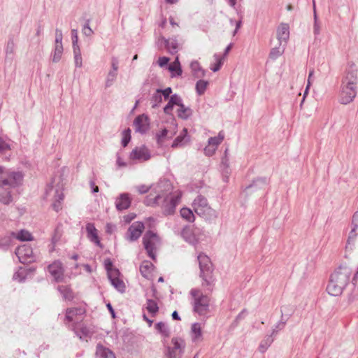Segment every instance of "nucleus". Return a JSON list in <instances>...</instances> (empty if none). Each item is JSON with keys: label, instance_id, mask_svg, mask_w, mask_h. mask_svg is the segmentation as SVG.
<instances>
[{"label": "nucleus", "instance_id": "47", "mask_svg": "<svg viewBox=\"0 0 358 358\" xmlns=\"http://www.w3.org/2000/svg\"><path fill=\"white\" fill-rule=\"evenodd\" d=\"M91 241L95 243L98 246L102 247L99 237L97 236L96 229L91 224Z\"/></svg>", "mask_w": 358, "mask_h": 358}, {"label": "nucleus", "instance_id": "63", "mask_svg": "<svg viewBox=\"0 0 358 358\" xmlns=\"http://www.w3.org/2000/svg\"><path fill=\"white\" fill-rule=\"evenodd\" d=\"M118 59L117 58L112 59L111 64L113 70H111V71H115V73H117L118 69Z\"/></svg>", "mask_w": 358, "mask_h": 358}, {"label": "nucleus", "instance_id": "49", "mask_svg": "<svg viewBox=\"0 0 358 358\" xmlns=\"http://www.w3.org/2000/svg\"><path fill=\"white\" fill-rule=\"evenodd\" d=\"M169 100L171 101V103H173L174 105H176L179 107L183 104L181 97L177 94H174L171 96Z\"/></svg>", "mask_w": 358, "mask_h": 358}, {"label": "nucleus", "instance_id": "41", "mask_svg": "<svg viewBox=\"0 0 358 358\" xmlns=\"http://www.w3.org/2000/svg\"><path fill=\"white\" fill-rule=\"evenodd\" d=\"M16 238L22 241H29L33 239L31 234L28 231L24 229L20 230L17 233Z\"/></svg>", "mask_w": 358, "mask_h": 358}, {"label": "nucleus", "instance_id": "16", "mask_svg": "<svg viewBox=\"0 0 358 358\" xmlns=\"http://www.w3.org/2000/svg\"><path fill=\"white\" fill-rule=\"evenodd\" d=\"M134 126L136 132L145 133L150 127L148 116L144 114L137 116L134 121Z\"/></svg>", "mask_w": 358, "mask_h": 358}, {"label": "nucleus", "instance_id": "29", "mask_svg": "<svg viewBox=\"0 0 358 358\" xmlns=\"http://www.w3.org/2000/svg\"><path fill=\"white\" fill-rule=\"evenodd\" d=\"M58 291L62 294V297L65 300L71 301L73 298V294L71 289L66 285H59L57 287Z\"/></svg>", "mask_w": 358, "mask_h": 358}, {"label": "nucleus", "instance_id": "58", "mask_svg": "<svg viewBox=\"0 0 358 358\" xmlns=\"http://www.w3.org/2000/svg\"><path fill=\"white\" fill-rule=\"evenodd\" d=\"M168 131L166 129H162L159 133L157 134V141L159 142L162 138L167 136Z\"/></svg>", "mask_w": 358, "mask_h": 358}, {"label": "nucleus", "instance_id": "53", "mask_svg": "<svg viewBox=\"0 0 358 358\" xmlns=\"http://www.w3.org/2000/svg\"><path fill=\"white\" fill-rule=\"evenodd\" d=\"M157 90L159 92V93H160L162 95V96H164L165 99H167L172 92V90L171 87H167L164 90L157 89Z\"/></svg>", "mask_w": 358, "mask_h": 358}, {"label": "nucleus", "instance_id": "61", "mask_svg": "<svg viewBox=\"0 0 358 358\" xmlns=\"http://www.w3.org/2000/svg\"><path fill=\"white\" fill-rule=\"evenodd\" d=\"M352 226L355 227V228H358V210L356 211L352 216Z\"/></svg>", "mask_w": 358, "mask_h": 358}, {"label": "nucleus", "instance_id": "27", "mask_svg": "<svg viewBox=\"0 0 358 358\" xmlns=\"http://www.w3.org/2000/svg\"><path fill=\"white\" fill-rule=\"evenodd\" d=\"M286 45L281 44L279 43V45L278 47L273 48L269 53V58L272 60L276 59L278 57L281 56L284 51H285V47Z\"/></svg>", "mask_w": 358, "mask_h": 358}, {"label": "nucleus", "instance_id": "20", "mask_svg": "<svg viewBox=\"0 0 358 358\" xmlns=\"http://www.w3.org/2000/svg\"><path fill=\"white\" fill-rule=\"evenodd\" d=\"M131 205V199L128 194L123 193L116 199L115 206L118 210L127 209Z\"/></svg>", "mask_w": 358, "mask_h": 358}, {"label": "nucleus", "instance_id": "19", "mask_svg": "<svg viewBox=\"0 0 358 358\" xmlns=\"http://www.w3.org/2000/svg\"><path fill=\"white\" fill-rule=\"evenodd\" d=\"M289 38V27L288 24L281 23L277 29V38L281 44H287Z\"/></svg>", "mask_w": 358, "mask_h": 358}, {"label": "nucleus", "instance_id": "40", "mask_svg": "<svg viewBox=\"0 0 358 358\" xmlns=\"http://www.w3.org/2000/svg\"><path fill=\"white\" fill-rule=\"evenodd\" d=\"M162 95L156 90L155 93L153 94L151 99L152 108H155L158 107L162 102Z\"/></svg>", "mask_w": 358, "mask_h": 358}, {"label": "nucleus", "instance_id": "57", "mask_svg": "<svg viewBox=\"0 0 358 358\" xmlns=\"http://www.w3.org/2000/svg\"><path fill=\"white\" fill-rule=\"evenodd\" d=\"M169 62V58L166 57H160L158 59V64L161 67L166 66Z\"/></svg>", "mask_w": 358, "mask_h": 358}, {"label": "nucleus", "instance_id": "51", "mask_svg": "<svg viewBox=\"0 0 358 358\" xmlns=\"http://www.w3.org/2000/svg\"><path fill=\"white\" fill-rule=\"evenodd\" d=\"M62 38H63L62 31L59 29H56L55 45H62Z\"/></svg>", "mask_w": 358, "mask_h": 358}, {"label": "nucleus", "instance_id": "37", "mask_svg": "<svg viewBox=\"0 0 358 358\" xmlns=\"http://www.w3.org/2000/svg\"><path fill=\"white\" fill-rule=\"evenodd\" d=\"M357 235H358V228H355V227L352 226V228L349 233V236H348V238L347 240L346 249H348L349 248L350 250L352 249V248L350 247V245H351V243H352V244L354 243Z\"/></svg>", "mask_w": 358, "mask_h": 358}, {"label": "nucleus", "instance_id": "32", "mask_svg": "<svg viewBox=\"0 0 358 358\" xmlns=\"http://www.w3.org/2000/svg\"><path fill=\"white\" fill-rule=\"evenodd\" d=\"M224 138V134L222 131H220L217 136L210 137L208 139V144L215 147L216 149L217 146L222 142Z\"/></svg>", "mask_w": 358, "mask_h": 358}, {"label": "nucleus", "instance_id": "46", "mask_svg": "<svg viewBox=\"0 0 358 358\" xmlns=\"http://www.w3.org/2000/svg\"><path fill=\"white\" fill-rule=\"evenodd\" d=\"M131 130L130 129H125L122 132V145L123 147H126L131 139Z\"/></svg>", "mask_w": 358, "mask_h": 358}, {"label": "nucleus", "instance_id": "33", "mask_svg": "<svg viewBox=\"0 0 358 358\" xmlns=\"http://www.w3.org/2000/svg\"><path fill=\"white\" fill-rule=\"evenodd\" d=\"M272 335L268 336L264 340L262 341L259 345V351L262 353L265 352L269 346L273 342V339L271 338Z\"/></svg>", "mask_w": 358, "mask_h": 358}, {"label": "nucleus", "instance_id": "35", "mask_svg": "<svg viewBox=\"0 0 358 358\" xmlns=\"http://www.w3.org/2000/svg\"><path fill=\"white\" fill-rule=\"evenodd\" d=\"M62 234H63L62 224H59L57 225V227L55 229L54 234L52 235V242L54 245L59 241V240L62 238Z\"/></svg>", "mask_w": 358, "mask_h": 358}, {"label": "nucleus", "instance_id": "52", "mask_svg": "<svg viewBox=\"0 0 358 358\" xmlns=\"http://www.w3.org/2000/svg\"><path fill=\"white\" fill-rule=\"evenodd\" d=\"M71 39L73 43V48H79L78 45V31L77 29H73L71 30Z\"/></svg>", "mask_w": 358, "mask_h": 358}, {"label": "nucleus", "instance_id": "55", "mask_svg": "<svg viewBox=\"0 0 358 358\" xmlns=\"http://www.w3.org/2000/svg\"><path fill=\"white\" fill-rule=\"evenodd\" d=\"M217 149L210 145H208L204 149L205 154L208 156L213 155Z\"/></svg>", "mask_w": 358, "mask_h": 358}, {"label": "nucleus", "instance_id": "48", "mask_svg": "<svg viewBox=\"0 0 358 358\" xmlns=\"http://www.w3.org/2000/svg\"><path fill=\"white\" fill-rule=\"evenodd\" d=\"M117 77V73L115 71H110L108 74L107 79L106 81V87H110L112 85L113 83L115 81Z\"/></svg>", "mask_w": 358, "mask_h": 358}, {"label": "nucleus", "instance_id": "1", "mask_svg": "<svg viewBox=\"0 0 358 358\" xmlns=\"http://www.w3.org/2000/svg\"><path fill=\"white\" fill-rule=\"evenodd\" d=\"M150 188H152V192L145 198L144 203L150 206L161 205L165 214H173L176 207L180 203L181 196L179 194L171 195V185L170 182L160 181L153 187L142 185L137 187L140 194L148 192Z\"/></svg>", "mask_w": 358, "mask_h": 358}, {"label": "nucleus", "instance_id": "39", "mask_svg": "<svg viewBox=\"0 0 358 358\" xmlns=\"http://www.w3.org/2000/svg\"><path fill=\"white\" fill-rule=\"evenodd\" d=\"M213 57L216 62L214 65L210 66V69L213 72H217L220 69L221 66H222L224 63V58L217 54H215Z\"/></svg>", "mask_w": 358, "mask_h": 358}, {"label": "nucleus", "instance_id": "2", "mask_svg": "<svg viewBox=\"0 0 358 358\" xmlns=\"http://www.w3.org/2000/svg\"><path fill=\"white\" fill-rule=\"evenodd\" d=\"M25 173L19 169H6L0 175V203L9 205L13 201V190L22 186Z\"/></svg>", "mask_w": 358, "mask_h": 358}, {"label": "nucleus", "instance_id": "8", "mask_svg": "<svg viewBox=\"0 0 358 358\" xmlns=\"http://www.w3.org/2000/svg\"><path fill=\"white\" fill-rule=\"evenodd\" d=\"M143 243L148 255L152 260L155 261V251L160 243V239L158 235L152 231H148L143 237Z\"/></svg>", "mask_w": 358, "mask_h": 358}, {"label": "nucleus", "instance_id": "44", "mask_svg": "<svg viewBox=\"0 0 358 358\" xmlns=\"http://www.w3.org/2000/svg\"><path fill=\"white\" fill-rule=\"evenodd\" d=\"M168 69L172 73V77L180 76L182 75V71L181 66H178L173 63H171L169 66Z\"/></svg>", "mask_w": 358, "mask_h": 358}, {"label": "nucleus", "instance_id": "3", "mask_svg": "<svg viewBox=\"0 0 358 358\" xmlns=\"http://www.w3.org/2000/svg\"><path fill=\"white\" fill-rule=\"evenodd\" d=\"M357 70L354 64L348 66L342 79L338 100L341 104L351 103L357 95Z\"/></svg>", "mask_w": 358, "mask_h": 358}, {"label": "nucleus", "instance_id": "7", "mask_svg": "<svg viewBox=\"0 0 358 358\" xmlns=\"http://www.w3.org/2000/svg\"><path fill=\"white\" fill-rule=\"evenodd\" d=\"M197 259L200 269L199 277L202 279L201 285L211 292L213 290L215 281L213 264L210 258L202 252L199 254Z\"/></svg>", "mask_w": 358, "mask_h": 358}, {"label": "nucleus", "instance_id": "24", "mask_svg": "<svg viewBox=\"0 0 358 358\" xmlns=\"http://www.w3.org/2000/svg\"><path fill=\"white\" fill-rule=\"evenodd\" d=\"M35 269L32 268H27L26 267H20V269L13 275V279L20 282L24 281L28 273L33 272Z\"/></svg>", "mask_w": 358, "mask_h": 358}, {"label": "nucleus", "instance_id": "62", "mask_svg": "<svg viewBox=\"0 0 358 358\" xmlns=\"http://www.w3.org/2000/svg\"><path fill=\"white\" fill-rule=\"evenodd\" d=\"M313 33L315 36H317L320 34V24L318 22H314Z\"/></svg>", "mask_w": 358, "mask_h": 358}, {"label": "nucleus", "instance_id": "22", "mask_svg": "<svg viewBox=\"0 0 358 358\" xmlns=\"http://www.w3.org/2000/svg\"><path fill=\"white\" fill-rule=\"evenodd\" d=\"M189 141V137L187 136V129L184 128L182 133L173 142L172 147H180L185 145Z\"/></svg>", "mask_w": 358, "mask_h": 358}, {"label": "nucleus", "instance_id": "12", "mask_svg": "<svg viewBox=\"0 0 358 358\" xmlns=\"http://www.w3.org/2000/svg\"><path fill=\"white\" fill-rule=\"evenodd\" d=\"M172 347L167 348L166 355L168 358H181L185 347L184 341L178 337L171 339Z\"/></svg>", "mask_w": 358, "mask_h": 358}, {"label": "nucleus", "instance_id": "56", "mask_svg": "<svg viewBox=\"0 0 358 358\" xmlns=\"http://www.w3.org/2000/svg\"><path fill=\"white\" fill-rule=\"evenodd\" d=\"M174 106L175 105L171 103V101L169 100L168 103L164 108V112L167 115L171 114Z\"/></svg>", "mask_w": 358, "mask_h": 358}, {"label": "nucleus", "instance_id": "15", "mask_svg": "<svg viewBox=\"0 0 358 358\" xmlns=\"http://www.w3.org/2000/svg\"><path fill=\"white\" fill-rule=\"evenodd\" d=\"M150 151L144 145L135 148L129 155L131 159L136 160L139 162L147 161L150 159Z\"/></svg>", "mask_w": 358, "mask_h": 358}, {"label": "nucleus", "instance_id": "25", "mask_svg": "<svg viewBox=\"0 0 358 358\" xmlns=\"http://www.w3.org/2000/svg\"><path fill=\"white\" fill-rule=\"evenodd\" d=\"M154 269V265L149 261H144L140 266V271L142 275L145 278H149Z\"/></svg>", "mask_w": 358, "mask_h": 358}, {"label": "nucleus", "instance_id": "23", "mask_svg": "<svg viewBox=\"0 0 358 358\" xmlns=\"http://www.w3.org/2000/svg\"><path fill=\"white\" fill-rule=\"evenodd\" d=\"M96 358H116L115 354L109 348L97 345Z\"/></svg>", "mask_w": 358, "mask_h": 358}, {"label": "nucleus", "instance_id": "42", "mask_svg": "<svg viewBox=\"0 0 358 358\" xmlns=\"http://www.w3.org/2000/svg\"><path fill=\"white\" fill-rule=\"evenodd\" d=\"M208 85V82L206 80H199V81H197L196 84V90L198 94H203L205 92Z\"/></svg>", "mask_w": 358, "mask_h": 358}, {"label": "nucleus", "instance_id": "14", "mask_svg": "<svg viewBox=\"0 0 358 358\" xmlns=\"http://www.w3.org/2000/svg\"><path fill=\"white\" fill-rule=\"evenodd\" d=\"M144 229V224L141 222H135L132 223L128 228L127 232L125 235V238L129 242L138 240L141 236Z\"/></svg>", "mask_w": 358, "mask_h": 358}, {"label": "nucleus", "instance_id": "38", "mask_svg": "<svg viewBox=\"0 0 358 358\" xmlns=\"http://www.w3.org/2000/svg\"><path fill=\"white\" fill-rule=\"evenodd\" d=\"M180 215L182 218L185 219L187 221L192 222L194 221V215L192 210L187 208H182L180 210Z\"/></svg>", "mask_w": 358, "mask_h": 358}, {"label": "nucleus", "instance_id": "26", "mask_svg": "<svg viewBox=\"0 0 358 358\" xmlns=\"http://www.w3.org/2000/svg\"><path fill=\"white\" fill-rule=\"evenodd\" d=\"M178 116L182 120H187L192 115V110L184 104L181 105L178 109Z\"/></svg>", "mask_w": 358, "mask_h": 358}, {"label": "nucleus", "instance_id": "34", "mask_svg": "<svg viewBox=\"0 0 358 358\" xmlns=\"http://www.w3.org/2000/svg\"><path fill=\"white\" fill-rule=\"evenodd\" d=\"M15 45L13 39L8 41L6 47V59H13L15 53Z\"/></svg>", "mask_w": 358, "mask_h": 358}, {"label": "nucleus", "instance_id": "10", "mask_svg": "<svg viewBox=\"0 0 358 358\" xmlns=\"http://www.w3.org/2000/svg\"><path fill=\"white\" fill-rule=\"evenodd\" d=\"M192 207L195 213L202 217H208L212 215L215 216V211L208 205L206 197L199 195L194 200Z\"/></svg>", "mask_w": 358, "mask_h": 358}, {"label": "nucleus", "instance_id": "60", "mask_svg": "<svg viewBox=\"0 0 358 358\" xmlns=\"http://www.w3.org/2000/svg\"><path fill=\"white\" fill-rule=\"evenodd\" d=\"M285 325V322H282V321L279 322L277 324V325L275 326V328L273 330L271 335L273 336V334L277 333L278 329H283Z\"/></svg>", "mask_w": 358, "mask_h": 358}, {"label": "nucleus", "instance_id": "9", "mask_svg": "<svg viewBox=\"0 0 358 358\" xmlns=\"http://www.w3.org/2000/svg\"><path fill=\"white\" fill-rule=\"evenodd\" d=\"M54 183L55 179L52 181V182L50 185H48L45 189V196L46 197H52V208L56 212H58L62 208L61 202L64 199L63 189L59 185L55 187L53 185Z\"/></svg>", "mask_w": 358, "mask_h": 358}, {"label": "nucleus", "instance_id": "21", "mask_svg": "<svg viewBox=\"0 0 358 358\" xmlns=\"http://www.w3.org/2000/svg\"><path fill=\"white\" fill-rule=\"evenodd\" d=\"M181 236L185 241L190 244L195 245L198 243V240L190 227H185L181 231Z\"/></svg>", "mask_w": 358, "mask_h": 358}, {"label": "nucleus", "instance_id": "11", "mask_svg": "<svg viewBox=\"0 0 358 358\" xmlns=\"http://www.w3.org/2000/svg\"><path fill=\"white\" fill-rule=\"evenodd\" d=\"M15 255L18 257L19 261L24 264L31 263L36 259L33 249L28 244L19 246L15 250Z\"/></svg>", "mask_w": 358, "mask_h": 358}, {"label": "nucleus", "instance_id": "5", "mask_svg": "<svg viewBox=\"0 0 358 358\" xmlns=\"http://www.w3.org/2000/svg\"><path fill=\"white\" fill-rule=\"evenodd\" d=\"M189 296L193 313L201 317L207 318L210 313V297L197 287L190 289Z\"/></svg>", "mask_w": 358, "mask_h": 358}, {"label": "nucleus", "instance_id": "28", "mask_svg": "<svg viewBox=\"0 0 358 358\" xmlns=\"http://www.w3.org/2000/svg\"><path fill=\"white\" fill-rule=\"evenodd\" d=\"M192 338L193 341H196L201 338V324L196 322L192 324L191 327Z\"/></svg>", "mask_w": 358, "mask_h": 358}, {"label": "nucleus", "instance_id": "50", "mask_svg": "<svg viewBox=\"0 0 358 358\" xmlns=\"http://www.w3.org/2000/svg\"><path fill=\"white\" fill-rule=\"evenodd\" d=\"M10 145L0 137V153L10 150Z\"/></svg>", "mask_w": 358, "mask_h": 358}, {"label": "nucleus", "instance_id": "45", "mask_svg": "<svg viewBox=\"0 0 358 358\" xmlns=\"http://www.w3.org/2000/svg\"><path fill=\"white\" fill-rule=\"evenodd\" d=\"M75 65L76 67H80L82 66V58L80 55V51L79 48H73Z\"/></svg>", "mask_w": 358, "mask_h": 358}, {"label": "nucleus", "instance_id": "59", "mask_svg": "<svg viewBox=\"0 0 358 358\" xmlns=\"http://www.w3.org/2000/svg\"><path fill=\"white\" fill-rule=\"evenodd\" d=\"M313 74H314V70L313 69H311L309 72V75H308V84H307V86H306V90H305V92L304 94H306L310 87V83H311V81H312V78L313 76Z\"/></svg>", "mask_w": 358, "mask_h": 358}, {"label": "nucleus", "instance_id": "36", "mask_svg": "<svg viewBox=\"0 0 358 358\" xmlns=\"http://www.w3.org/2000/svg\"><path fill=\"white\" fill-rule=\"evenodd\" d=\"M63 45H55L53 55H52V62L54 63H57L60 61L62 53H63Z\"/></svg>", "mask_w": 358, "mask_h": 358}, {"label": "nucleus", "instance_id": "30", "mask_svg": "<svg viewBox=\"0 0 358 358\" xmlns=\"http://www.w3.org/2000/svg\"><path fill=\"white\" fill-rule=\"evenodd\" d=\"M190 68L196 78H201L205 76V71L201 69L197 61H193L190 64Z\"/></svg>", "mask_w": 358, "mask_h": 358}, {"label": "nucleus", "instance_id": "18", "mask_svg": "<svg viewBox=\"0 0 358 358\" xmlns=\"http://www.w3.org/2000/svg\"><path fill=\"white\" fill-rule=\"evenodd\" d=\"M119 270H113L109 272L108 278L111 284L120 292H124L125 289L124 283L120 279Z\"/></svg>", "mask_w": 358, "mask_h": 358}, {"label": "nucleus", "instance_id": "64", "mask_svg": "<svg viewBox=\"0 0 358 358\" xmlns=\"http://www.w3.org/2000/svg\"><path fill=\"white\" fill-rule=\"evenodd\" d=\"M83 33L85 36H88L90 34V22L87 20L83 26Z\"/></svg>", "mask_w": 358, "mask_h": 358}, {"label": "nucleus", "instance_id": "31", "mask_svg": "<svg viewBox=\"0 0 358 358\" xmlns=\"http://www.w3.org/2000/svg\"><path fill=\"white\" fill-rule=\"evenodd\" d=\"M155 329L158 331L164 337L169 338L170 336V330L168 326L162 322H159L155 324Z\"/></svg>", "mask_w": 358, "mask_h": 358}, {"label": "nucleus", "instance_id": "54", "mask_svg": "<svg viewBox=\"0 0 358 358\" xmlns=\"http://www.w3.org/2000/svg\"><path fill=\"white\" fill-rule=\"evenodd\" d=\"M104 265L106 269L107 270L108 275H109L110 271H112L113 270H117V268L113 267V263L109 259H107L104 261Z\"/></svg>", "mask_w": 358, "mask_h": 358}, {"label": "nucleus", "instance_id": "4", "mask_svg": "<svg viewBox=\"0 0 358 358\" xmlns=\"http://www.w3.org/2000/svg\"><path fill=\"white\" fill-rule=\"evenodd\" d=\"M351 274L352 270L349 266L345 265L340 266L331 275L327 287L328 293L334 296L341 295L348 284Z\"/></svg>", "mask_w": 358, "mask_h": 358}, {"label": "nucleus", "instance_id": "13", "mask_svg": "<svg viewBox=\"0 0 358 358\" xmlns=\"http://www.w3.org/2000/svg\"><path fill=\"white\" fill-rule=\"evenodd\" d=\"M156 44L159 49H162L164 46L166 50L171 55L177 53L180 47V43L176 37L166 39L164 36H160L157 38Z\"/></svg>", "mask_w": 358, "mask_h": 358}, {"label": "nucleus", "instance_id": "17", "mask_svg": "<svg viewBox=\"0 0 358 358\" xmlns=\"http://www.w3.org/2000/svg\"><path fill=\"white\" fill-rule=\"evenodd\" d=\"M48 271L57 282H62L64 280V269L60 262L56 261L49 265Z\"/></svg>", "mask_w": 358, "mask_h": 358}, {"label": "nucleus", "instance_id": "43", "mask_svg": "<svg viewBox=\"0 0 358 358\" xmlns=\"http://www.w3.org/2000/svg\"><path fill=\"white\" fill-rule=\"evenodd\" d=\"M147 310L149 313L152 314H155L158 311V306L155 301L152 299H148L147 301Z\"/></svg>", "mask_w": 358, "mask_h": 358}, {"label": "nucleus", "instance_id": "6", "mask_svg": "<svg viewBox=\"0 0 358 358\" xmlns=\"http://www.w3.org/2000/svg\"><path fill=\"white\" fill-rule=\"evenodd\" d=\"M86 313L85 308H73L66 310V319L74 323L73 331L80 340L88 341L90 330L82 322L83 315Z\"/></svg>", "mask_w": 358, "mask_h": 358}]
</instances>
